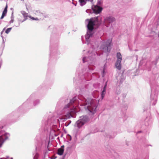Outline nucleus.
<instances>
[{"instance_id":"obj_1","label":"nucleus","mask_w":159,"mask_h":159,"mask_svg":"<svg viewBox=\"0 0 159 159\" xmlns=\"http://www.w3.org/2000/svg\"><path fill=\"white\" fill-rule=\"evenodd\" d=\"M96 22V20H93L92 19L89 21L87 25V28L89 31L87 32V34L89 35V37L92 36L91 33L94 29V26L95 25Z\"/></svg>"},{"instance_id":"obj_2","label":"nucleus","mask_w":159,"mask_h":159,"mask_svg":"<svg viewBox=\"0 0 159 159\" xmlns=\"http://www.w3.org/2000/svg\"><path fill=\"white\" fill-rule=\"evenodd\" d=\"M96 103L94 100H91L90 103H89L87 106L88 110L91 112L94 113L96 109Z\"/></svg>"},{"instance_id":"obj_3","label":"nucleus","mask_w":159,"mask_h":159,"mask_svg":"<svg viewBox=\"0 0 159 159\" xmlns=\"http://www.w3.org/2000/svg\"><path fill=\"white\" fill-rule=\"evenodd\" d=\"M111 42V40H108L104 43L102 48L105 52H109L110 51Z\"/></svg>"},{"instance_id":"obj_4","label":"nucleus","mask_w":159,"mask_h":159,"mask_svg":"<svg viewBox=\"0 0 159 159\" xmlns=\"http://www.w3.org/2000/svg\"><path fill=\"white\" fill-rule=\"evenodd\" d=\"M87 117H85L77 120L76 124L78 127L80 128L87 121Z\"/></svg>"},{"instance_id":"obj_5","label":"nucleus","mask_w":159,"mask_h":159,"mask_svg":"<svg viewBox=\"0 0 159 159\" xmlns=\"http://www.w3.org/2000/svg\"><path fill=\"white\" fill-rule=\"evenodd\" d=\"M92 9L95 13L98 14L101 12L102 8L98 5H95L92 6Z\"/></svg>"},{"instance_id":"obj_6","label":"nucleus","mask_w":159,"mask_h":159,"mask_svg":"<svg viewBox=\"0 0 159 159\" xmlns=\"http://www.w3.org/2000/svg\"><path fill=\"white\" fill-rule=\"evenodd\" d=\"M115 20V18L113 17H107L104 20L105 23L108 24L114 21Z\"/></svg>"},{"instance_id":"obj_7","label":"nucleus","mask_w":159,"mask_h":159,"mask_svg":"<svg viewBox=\"0 0 159 159\" xmlns=\"http://www.w3.org/2000/svg\"><path fill=\"white\" fill-rule=\"evenodd\" d=\"M76 100V97H74L72 99L70 100V102L67 105H66L65 107V108H66L68 107L70 105L72 104L73 103H74L75 101Z\"/></svg>"},{"instance_id":"obj_8","label":"nucleus","mask_w":159,"mask_h":159,"mask_svg":"<svg viewBox=\"0 0 159 159\" xmlns=\"http://www.w3.org/2000/svg\"><path fill=\"white\" fill-rule=\"evenodd\" d=\"M7 5L3 11L2 15L0 19H2L4 16L6 15V14L7 12Z\"/></svg>"},{"instance_id":"obj_9","label":"nucleus","mask_w":159,"mask_h":159,"mask_svg":"<svg viewBox=\"0 0 159 159\" xmlns=\"http://www.w3.org/2000/svg\"><path fill=\"white\" fill-rule=\"evenodd\" d=\"M21 13L24 18V20H23L21 21V22H23L26 20L27 19V18L29 16H28V13H26L24 11H22Z\"/></svg>"},{"instance_id":"obj_10","label":"nucleus","mask_w":159,"mask_h":159,"mask_svg":"<svg viewBox=\"0 0 159 159\" xmlns=\"http://www.w3.org/2000/svg\"><path fill=\"white\" fill-rule=\"evenodd\" d=\"M121 61H117L115 64V66L116 68L119 70H120L121 68Z\"/></svg>"},{"instance_id":"obj_11","label":"nucleus","mask_w":159,"mask_h":159,"mask_svg":"<svg viewBox=\"0 0 159 159\" xmlns=\"http://www.w3.org/2000/svg\"><path fill=\"white\" fill-rule=\"evenodd\" d=\"M116 57L117 58V60L119 61H121L122 59V56L120 52H117V53Z\"/></svg>"},{"instance_id":"obj_12","label":"nucleus","mask_w":159,"mask_h":159,"mask_svg":"<svg viewBox=\"0 0 159 159\" xmlns=\"http://www.w3.org/2000/svg\"><path fill=\"white\" fill-rule=\"evenodd\" d=\"M79 1L81 6L85 5L86 3V0H79Z\"/></svg>"},{"instance_id":"obj_13","label":"nucleus","mask_w":159,"mask_h":159,"mask_svg":"<svg viewBox=\"0 0 159 159\" xmlns=\"http://www.w3.org/2000/svg\"><path fill=\"white\" fill-rule=\"evenodd\" d=\"M63 149L62 148H59L58 150L57 154L60 155H62L63 154Z\"/></svg>"},{"instance_id":"obj_14","label":"nucleus","mask_w":159,"mask_h":159,"mask_svg":"<svg viewBox=\"0 0 159 159\" xmlns=\"http://www.w3.org/2000/svg\"><path fill=\"white\" fill-rule=\"evenodd\" d=\"M11 28H10L7 29L5 31V33L7 34H8L11 31Z\"/></svg>"},{"instance_id":"obj_15","label":"nucleus","mask_w":159,"mask_h":159,"mask_svg":"<svg viewBox=\"0 0 159 159\" xmlns=\"http://www.w3.org/2000/svg\"><path fill=\"white\" fill-rule=\"evenodd\" d=\"M29 17L32 20H39L38 18H35L33 17H32L31 16H29Z\"/></svg>"},{"instance_id":"obj_16","label":"nucleus","mask_w":159,"mask_h":159,"mask_svg":"<svg viewBox=\"0 0 159 159\" xmlns=\"http://www.w3.org/2000/svg\"><path fill=\"white\" fill-rule=\"evenodd\" d=\"M106 92V90L105 89H103V90L102 91V99H103V98L104 97V95H105V93L104 94V93H105Z\"/></svg>"},{"instance_id":"obj_17","label":"nucleus","mask_w":159,"mask_h":159,"mask_svg":"<svg viewBox=\"0 0 159 159\" xmlns=\"http://www.w3.org/2000/svg\"><path fill=\"white\" fill-rule=\"evenodd\" d=\"M39 156V155L38 153H37L35 154L34 157V159H38Z\"/></svg>"},{"instance_id":"obj_18","label":"nucleus","mask_w":159,"mask_h":159,"mask_svg":"<svg viewBox=\"0 0 159 159\" xmlns=\"http://www.w3.org/2000/svg\"><path fill=\"white\" fill-rule=\"evenodd\" d=\"M71 112H70V113H69V114H67V116L69 117H70V116H71Z\"/></svg>"},{"instance_id":"obj_19","label":"nucleus","mask_w":159,"mask_h":159,"mask_svg":"<svg viewBox=\"0 0 159 159\" xmlns=\"http://www.w3.org/2000/svg\"><path fill=\"white\" fill-rule=\"evenodd\" d=\"M107 83H106L104 88H103V89H105V90H106V86H107Z\"/></svg>"},{"instance_id":"obj_20","label":"nucleus","mask_w":159,"mask_h":159,"mask_svg":"<svg viewBox=\"0 0 159 159\" xmlns=\"http://www.w3.org/2000/svg\"><path fill=\"white\" fill-rule=\"evenodd\" d=\"M85 57H84L83 59V62H84L85 61H84V60L85 59Z\"/></svg>"},{"instance_id":"obj_21","label":"nucleus","mask_w":159,"mask_h":159,"mask_svg":"<svg viewBox=\"0 0 159 159\" xmlns=\"http://www.w3.org/2000/svg\"><path fill=\"white\" fill-rule=\"evenodd\" d=\"M76 109V108H75L74 110V111L75 112L76 111L75 110V109Z\"/></svg>"},{"instance_id":"obj_22","label":"nucleus","mask_w":159,"mask_h":159,"mask_svg":"<svg viewBox=\"0 0 159 159\" xmlns=\"http://www.w3.org/2000/svg\"><path fill=\"white\" fill-rule=\"evenodd\" d=\"M86 105V104H85V103H84V105Z\"/></svg>"}]
</instances>
